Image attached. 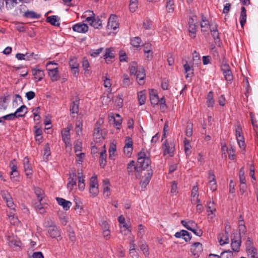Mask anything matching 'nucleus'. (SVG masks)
<instances>
[{
	"mask_svg": "<svg viewBox=\"0 0 258 258\" xmlns=\"http://www.w3.org/2000/svg\"><path fill=\"white\" fill-rule=\"evenodd\" d=\"M151 160L149 157L147 156L146 153L143 151V149L138 154L137 165L140 168V171L147 170L148 171L152 170L150 165Z\"/></svg>",
	"mask_w": 258,
	"mask_h": 258,
	"instance_id": "obj_1",
	"label": "nucleus"
},
{
	"mask_svg": "<svg viewBox=\"0 0 258 258\" xmlns=\"http://www.w3.org/2000/svg\"><path fill=\"white\" fill-rule=\"evenodd\" d=\"M88 14V16L86 19V21L88 22L89 24L95 29H101L102 27V21L98 17H95V14L92 11H87L85 12V15L83 16L85 17Z\"/></svg>",
	"mask_w": 258,
	"mask_h": 258,
	"instance_id": "obj_2",
	"label": "nucleus"
},
{
	"mask_svg": "<svg viewBox=\"0 0 258 258\" xmlns=\"http://www.w3.org/2000/svg\"><path fill=\"white\" fill-rule=\"evenodd\" d=\"M51 64L56 65V63L53 61H49L46 64V69L48 71V75L50 77L51 80L52 81H56L59 78L58 75V68H50V66Z\"/></svg>",
	"mask_w": 258,
	"mask_h": 258,
	"instance_id": "obj_3",
	"label": "nucleus"
},
{
	"mask_svg": "<svg viewBox=\"0 0 258 258\" xmlns=\"http://www.w3.org/2000/svg\"><path fill=\"white\" fill-rule=\"evenodd\" d=\"M162 149L164 156L168 154L170 157H173L174 156L175 145L173 142L165 140L162 145Z\"/></svg>",
	"mask_w": 258,
	"mask_h": 258,
	"instance_id": "obj_4",
	"label": "nucleus"
},
{
	"mask_svg": "<svg viewBox=\"0 0 258 258\" xmlns=\"http://www.w3.org/2000/svg\"><path fill=\"white\" fill-rule=\"evenodd\" d=\"M127 170L128 175H133L134 172H136V178H139L141 177L140 173L142 172L140 171V168L137 164L135 165V162L134 160L131 161L127 164Z\"/></svg>",
	"mask_w": 258,
	"mask_h": 258,
	"instance_id": "obj_5",
	"label": "nucleus"
},
{
	"mask_svg": "<svg viewBox=\"0 0 258 258\" xmlns=\"http://www.w3.org/2000/svg\"><path fill=\"white\" fill-rule=\"evenodd\" d=\"M221 71L225 80L228 82H231L233 80V75L230 66L227 63L222 64Z\"/></svg>",
	"mask_w": 258,
	"mask_h": 258,
	"instance_id": "obj_6",
	"label": "nucleus"
},
{
	"mask_svg": "<svg viewBox=\"0 0 258 258\" xmlns=\"http://www.w3.org/2000/svg\"><path fill=\"white\" fill-rule=\"evenodd\" d=\"M107 28L108 29L115 30L119 27L117 17L115 15H111L108 19Z\"/></svg>",
	"mask_w": 258,
	"mask_h": 258,
	"instance_id": "obj_7",
	"label": "nucleus"
},
{
	"mask_svg": "<svg viewBox=\"0 0 258 258\" xmlns=\"http://www.w3.org/2000/svg\"><path fill=\"white\" fill-rule=\"evenodd\" d=\"M80 104V99L79 97H76L74 100H73L70 104V114L73 116L74 114H77L79 112V106Z\"/></svg>",
	"mask_w": 258,
	"mask_h": 258,
	"instance_id": "obj_8",
	"label": "nucleus"
},
{
	"mask_svg": "<svg viewBox=\"0 0 258 258\" xmlns=\"http://www.w3.org/2000/svg\"><path fill=\"white\" fill-rule=\"evenodd\" d=\"M73 30L75 32L81 33H86L88 31V26L87 24L78 23L73 25Z\"/></svg>",
	"mask_w": 258,
	"mask_h": 258,
	"instance_id": "obj_9",
	"label": "nucleus"
},
{
	"mask_svg": "<svg viewBox=\"0 0 258 258\" xmlns=\"http://www.w3.org/2000/svg\"><path fill=\"white\" fill-rule=\"evenodd\" d=\"M114 49L112 47L107 48L105 49V52L103 55L104 59L107 63H110L112 62V59L115 57L113 53Z\"/></svg>",
	"mask_w": 258,
	"mask_h": 258,
	"instance_id": "obj_10",
	"label": "nucleus"
},
{
	"mask_svg": "<svg viewBox=\"0 0 258 258\" xmlns=\"http://www.w3.org/2000/svg\"><path fill=\"white\" fill-rule=\"evenodd\" d=\"M174 236L178 238L182 237L186 242L190 241L191 239V234L185 230H181L179 232H176Z\"/></svg>",
	"mask_w": 258,
	"mask_h": 258,
	"instance_id": "obj_11",
	"label": "nucleus"
},
{
	"mask_svg": "<svg viewBox=\"0 0 258 258\" xmlns=\"http://www.w3.org/2000/svg\"><path fill=\"white\" fill-rule=\"evenodd\" d=\"M145 175H146V173H144ZM153 175V171H148L147 173V176L144 179H142L140 181V185L141 186V189L145 190L147 185L149 184L150 179Z\"/></svg>",
	"mask_w": 258,
	"mask_h": 258,
	"instance_id": "obj_12",
	"label": "nucleus"
},
{
	"mask_svg": "<svg viewBox=\"0 0 258 258\" xmlns=\"http://www.w3.org/2000/svg\"><path fill=\"white\" fill-rule=\"evenodd\" d=\"M23 164L24 170L27 177L32 174V169L30 164V161L28 157H25L23 160Z\"/></svg>",
	"mask_w": 258,
	"mask_h": 258,
	"instance_id": "obj_13",
	"label": "nucleus"
},
{
	"mask_svg": "<svg viewBox=\"0 0 258 258\" xmlns=\"http://www.w3.org/2000/svg\"><path fill=\"white\" fill-rule=\"evenodd\" d=\"M32 73L34 77V79L37 80V82L41 81L44 76V73L43 70L37 68H33Z\"/></svg>",
	"mask_w": 258,
	"mask_h": 258,
	"instance_id": "obj_14",
	"label": "nucleus"
},
{
	"mask_svg": "<svg viewBox=\"0 0 258 258\" xmlns=\"http://www.w3.org/2000/svg\"><path fill=\"white\" fill-rule=\"evenodd\" d=\"M191 251L195 256L198 255L199 253L203 251V245L200 242H195L191 246Z\"/></svg>",
	"mask_w": 258,
	"mask_h": 258,
	"instance_id": "obj_15",
	"label": "nucleus"
},
{
	"mask_svg": "<svg viewBox=\"0 0 258 258\" xmlns=\"http://www.w3.org/2000/svg\"><path fill=\"white\" fill-rule=\"evenodd\" d=\"M219 243L221 245L227 244L229 242V234L228 231L221 232L218 237Z\"/></svg>",
	"mask_w": 258,
	"mask_h": 258,
	"instance_id": "obj_16",
	"label": "nucleus"
},
{
	"mask_svg": "<svg viewBox=\"0 0 258 258\" xmlns=\"http://www.w3.org/2000/svg\"><path fill=\"white\" fill-rule=\"evenodd\" d=\"M136 75L137 76V80L138 81L139 84L140 85H143L145 83L144 79L146 76L144 69H139Z\"/></svg>",
	"mask_w": 258,
	"mask_h": 258,
	"instance_id": "obj_17",
	"label": "nucleus"
},
{
	"mask_svg": "<svg viewBox=\"0 0 258 258\" xmlns=\"http://www.w3.org/2000/svg\"><path fill=\"white\" fill-rule=\"evenodd\" d=\"M150 99L153 105H158L159 102V98L155 90L152 89L150 91Z\"/></svg>",
	"mask_w": 258,
	"mask_h": 258,
	"instance_id": "obj_18",
	"label": "nucleus"
},
{
	"mask_svg": "<svg viewBox=\"0 0 258 258\" xmlns=\"http://www.w3.org/2000/svg\"><path fill=\"white\" fill-rule=\"evenodd\" d=\"M183 68L184 70V72L186 74V79H187L189 77H191L194 76V73L193 66H190L188 63L187 61H186V63L183 65Z\"/></svg>",
	"mask_w": 258,
	"mask_h": 258,
	"instance_id": "obj_19",
	"label": "nucleus"
},
{
	"mask_svg": "<svg viewBox=\"0 0 258 258\" xmlns=\"http://www.w3.org/2000/svg\"><path fill=\"white\" fill-rule=\"evenodd\" d=\"M181 223L185 228L189 231L192 230L194 227H197V224L193 220H189L188 221L181 220Z\"/></svg>",
	"mask_w": 258,
	"mask_h": 258,
	"instance_id": "obj_20",
	"label": "nucleus"
},
{
	"mask_svg": "<svg viewBox=\"0 0 258 258\" xmlns=\"http://www.w3.org/2000/svg\"><path fill=\"white\" fill-rule=\"evenodd\" d=\"M93 137L96 140V142H101L104 140V138L103 137L102 135V131L99 127H96L94 129Z\"/></svg>",
	"mask_w": 258,
	"mask_h": 258,
	"instance_id": "obj_21",
	"label": "nucleus"
},
{
	"mask_svg": "<svg viewBox=\"0 0 258 258\" xmlns=\"http://www.w3.org/2000/svg\"><path fill=\"white\" fill-rule=\"evenodd\" d=\"M27 112V107L25 105L21 106L15 112L18 118L24 117Z\"/></svg>",
	"mask_w": 258,
	"mask_h": 258,
	"instance_id": "obj_22",
	"label": "nucleus"
},
{
	"mask_svg": "<svg viewBox=\"0 0 258 258\" xmlns=\"http://www.w3.org/2000/svg\"><path fill=\"white\" fill-rule=\"evenodd\" d=\"M59 18L57 16H51L48 17L46 19V22L49 23L51 25L55 26H59L60 24L58 22Z\"/></svg>",
	"mask_w": 258,
	"mask_h": 258,
	"instance_id": "obj_23",
	"label": "nucleus"
},
{
	"mask_svg": "<svg viewBox=\"0 0 258 258\" xmlns=\"http://www.w3.org/2000/svg\"><path fill=\"white\" fill-rule=\"evenodd\" d=\"M106 156L105 150L102 151L100 154L99 164L102 168H104L106 165Z\"/></svg>",
	"mask_w": 258,
	"mask_h": 258,
	"instance_id": "obj_24",
	"label": "nucleus"
},
{
	"mask_svg": "<svg viewBox=\"0 0 258 258\" xmlns=\"http://www.w3.org/2000/svg\"><path fill=\"white\" fill-rule=\"evenodd\" d=\"M246 21V10L244 7H241L240 16V23L242 27L244 26Z\"/></svg>",
	"mask_w": 258,
	"mask_h": 258,
	"instance_id": "obj_25",
	"label": "nucleus"
},
{
	"mask_svg": "<svg viewBox=\"0 0 258 258\" xmlns=\"http://www.w3.org/2000/svg\"><path fill=\"white\" fill-rule=\"evenodd\" d=\"M48 232L52 238H56L60 236V232L55 225L49 228L48 230Z\"/></svg>",
	"mask_w": 258,
	"mask_h": 258,
	"instance_id": "obj_26",
	"label": "nucleus"
},
{
	"mask_svg": "<svg viewBox=\"0 0 258 258\" xmlns=\"http://www.w3.org/2000/svg\"><path fill=\"white\" fill-rule=\"evenodd\" d=\"M215 104V100L213 97V92L212 91H210L207 97V105L208 107H213Z\"/></svg>",
	"mask_w": 258,
	"mask_h": 258,
	"instance_id": "obj_27",
	"label": "nucleus"
},
{
	"mask_svg": "<svg viewBox=\"0 0 258 258\" xmlns=\"http://www.w3.org/2000/svg\"><path fill=\"white\" fill-rule=\"evenodd\" d=\"M146 96L145 91H141L138 93V100L140 105H142L145 103Z\"/></svg>",
	"mask_w": 258,
	"mask_h": 258,
	"instance_id": "obj_28",
	"label": "nucleus"
},
{
	"mask_svg": "<svg viewBox=\"0 0 258 258\" xmlns=\"http://www.w3.org/2000/svg\"><path fill=\"white\" fill-rule=\"evenodd\" d=\"M206 207L208 216H210L211 214H213L214 212L216 211L215 204L213 202L210 201L208 202Z\"/></svg>",
	"mask_w": 258,
	"mask_h": 258,
	"instance_id": "obj_29",
	"label": "nucleus"
},
{
	"mask_svg": "<svg viewBox=\"0 0 258 258\" xmlns=\"http://www.w3.org/2000/svg\"><path fill=\"white\" fill-rule=\"evenodd\" d=\"M34 190L35 195L37 197V199L39 202H41L44 198V192L42 189L38 187H34Z\"/></svg>",
	"mask_w": 258,
	"mask_h": 258,
	"instance_id": "obj_30",
	"label": "nucleus"
},
{
	"mask_svg": "<svg viewBox=\"0 0 258 258\" xmlns=\"http://www.w3.org/2000/svg\"><path fill=\"white\" fill-rule=\"evenodd\" d=\"M241 240L240 239L239 240H234V239H231V248L233 251H238L240 248V246L241 244Z\"/></svg>",
	"mask_w": 258,
	"mask_h": 258,
	"instance_id": "obj_31",
	"label": "nucleus"
},
{
	"mask_svg": "<svg viewBox=\"0 0 258 258\" xmlns=\"http://www.w3.org/2000/svg\"><path fill=\"white\" fill-rule=\"evenodd\" d=\"M246 251L250 258H258V253L256 252V249L254 247H250L246 249Z\"/></svg>",
	"mask_w": 258,
	"mask_h": 258,
	"instance_id": "obj_32",
	"label": "nucleus"
},
{
	"mask_svg": "<svg viewBox=\"0 0 258 258\" xmlns=\"http://www.w3.org/2000/svg\"><path fill=\"white\" fill-rule=\"evenodd\" d=\"M82 67L84 69L85 73L88 74L90 72V70L88 69L90 67V63L86 57H84L82 61Z\"/></svg>",
	"mask_w": 258,
	"mask_h": 258,
	"instance_id": "obj_33",
	"label": "nucleus"
},
{
	"mask_svg": "<svg viewBox=\"0 0 258 258\" xmlns=\"http://www.w3.org/2000/svg\"><path fill=\"white\" fill-rule=\"evenodd\" d=\"M71 172H70V177L68 179V183L71 184H77V175L75 170H71Z\"/></svg>",
	"mask_w": 258,
	"mask_h": 258,
	"instance_id": "obj_34",
	"label": "nucleus"
},
{
	"mask_svg": "<svg viewBox=\"0 0 258 258\" xmlns=\"http://www.w3.org/2000/svg\"><path fill=\"white\" fill-rule=\"evenodd\" d=\"M138 1L130 0V11L132 13L135 12L138 8Z\"/></svg>",
	"mask_w": 258,
	"mask_h": 258,
	"instance_id": "obj_35",
	"label": "nucleus"
},
{
	"mask_svg": "<svg viewBox=\"0 0 258 258\" xmlns=\"http://www.w3.org/2000/svg\"><path fill=\"white\" fill-rule=\"evenodd\" d=\"M50 156V150L48 143L45 144L44 148L43 159L45 160H48L49 157Z\"/></svg>",
	"mask_w": 258,
	"mask_h": 258,
	"instance_id": "obj_36",
	"label": "nucleus"
},
{
	"mask_svg": "<svg viewBox=\"0 0 258 258\" xmlns=\"http://www.w3.org/2000/svg\"><path fill=\"white\" fill-rule=\"evenodd\" d=\"M104 48L100 47L97 49H91L89 52L90 56L93 57H96L103 51Z\"/></svg>",
	"mask_w": 258,
	"mask_h": 258,
	"instance_id": "obj_37",
	"label": "nucleus"
},
{
	"mask_svg": "<svg viewBox=\"0 0 258 258\" xmlns=\"http://www.w3.org/2000/svg\"><path fill=\"white\" fill-rule=\"evenodd\" d=\"M191 196L192 198L191 200L192 203H195V202L197 201V199H198V188L197 186H194L192 188Z\"/></svg>",
	"mask_w": 258,
	"mask_h": 258,
	"instance_id": "obj_38",
	"label": "nucleus"
},
{
	"mask_svg": "<svg viewBox=\"0 0 258 258\" xmlns=\"http://www.w3.org/2000/svg\"><path fill=\"white\" fill-rule=\"evenodd\" d=\"M73 128L72 125H68L67 127V130H66V149L69 147H71L72 144L70 143V138H68L67 136L69 135L70 130Z\"/></svg>",
	"mask_w": 258,
	"mask_h": 258,
	"instance_id": "obj_39",
	"label": "nucleus"
},
{
	"mask_svg": "<svg viewBox=\"0 0 258 258\" xmlns=\"http://www.w3.org/2000/svg\"><path fill=\"white\" fill-rule=\"evenodd\" d=\"M174 1L173 0H167L166 2V10L169 13H172L174 11Z\"/></svg>",
	"mask_w": 258,
	"mask_h": 258,
	"instance_id": "obj_40",
	"label": "nucleus"
},
{
	"mask_svg": "<svg viewBox=\"0 0 258 258\" xmlns=\"http://www.w3.org/2000/svg\"><path fill=\"white\" fill-rule=\"evenodd\" d=\"M129 70L131 75H136L138 72L137 63L135 62H133L131 66L129 67Z\"/></svg>",
	"mask_w": 258,
	"mask_h": 258,
	"instance_id": "obj_41",
	"label": "nucleus"
},
{
	"mask_svg": "<svg viewBox=\"0 0 258 258\" xmlns=\"http://www.w3.org/2000/svg\"><path fill=\"white\" fill-rule=\"evenodd\" d=\"M131 84V82L128 76L126 74H123L122 85L123 87L127 88Z\"/></svg>",
	"mask_w": 258,
	"mask_h": 258,
	"instance_id": "obj_42",
	"label": "nucleus"
},
{
	"mask_svg": "<svg viewBox=\"0 0 258 258\" xmlns=\"http://www.w3.org/2000/svg\"><path fill=\"white\" fill-rule=\"evenodd\" d=\"M141 42V39L139 37H135L131 40V45L135 47L140 46Z\"/></svg>",
	"mask_w": 258,
	"mask_h": 258,
	"instance_id": "obj_43",
	"label": "nucleus"
},
{
	"mask_svg": "<svg viewBox=\"0 0 258 258\" xmlns=\"http://www.w3.org/2000/svg\"><path fill=\"white\" fill-rule=\"evenodd\" d=\"M184 151L186 156H189L191 154L190 148L191 146L189 141H188L186 139H185L184 141Z\"/></svg>",
	"mask_w": 258,
	"mask_h": 258,
	"instance_id": "obj_44",
	"label": "nucleus"
},
{
	"mask_svg": "<svg viewBox=\"0 0 258 258\" xmlns=\"http://www.w3.org/2000/svg\"><path fill=\"white\" fill-rule=\"evenodd\" d=\"M192 60L194 62L193 64H198L201 63L200 56L198 52H197L196 51H194L193 53Z\"/></svg>",
	"mask_w": 258,
	"mask_h": 258,
	"instance_id": "obj_45",
	"label": "nucleus"
},
{
	"mask_svg": "<svg viewBox=\"0 0 258 258\" xmlns=\"http://www.w3.org/2000/svg\"><path fill=\"white\" fill-rule=\"evenodd\" d=\"M69 64L70 68H72V67L76 68L79 67V64L78 63L77 58L75 57H74L70 59Z\"/></svg>",
	"mask_w": 258,
	"mask_h": 258,
	"instance_id": "obj_46",
	"label": "nucleus"
},
{
	"mask_svg": "<svg viewBox=\"0 0 258 258\" xmlns=\"http://www.w3.org/2000/svg\"><path fill=\"white\" fill-rule=\"evenodd\" d=\"M68 232H69V237L70 240L72 242H74L76 239V235L74 231L72 230V228L70 226L68 227Z\"/></svg>",
	"mask_w": 258,
	"mask_h": 258,
	"instance_id": "obj_47",
	"label": "nucleus"
},
{
	"mask_svg": "<svg viewBox=\"0 0 258 258\" xmlns=\"http://www.w3.org/2000/svg\"><path fill=\"white\" fill-rule=\"evenodd\" d=\"M25 16L29 18H39L40 17L39 15L37 14L33 11L26 12L25 13Z\"/></svg>",
	"mask_w": 258,
	"mask_h": 258,
	"instance_id": "obj_48",
	"label": "nucleus"
},
{
	"mask_svg": "<svg viewBox=\"0 0 258 258\" xmlns=\"http://www.w3.org/2000/svg\"><path fill=\"white\" fill-rule=\"evenodd\" d=\"M188 23L189 26L188 31H195V30H196L197 25L194 23V20L192 18H189Z\"/></svg>",
	"mask_w": 258,
	"mask_h": 258,
	"instance_id": "obj_49",
	"label": "nucleus"
},
{
	"mask_svg": "<svg viewBox=\"0 0 258 258\" xmlns=\"http://www.w3.org/2000/svg\"><path fill=\"white\" fill-rule=\"evenodd\" d=\"M125 144L124 147L125 148H133V142L132 138L130 137H126L125 138Z\"/></svg>",
	"mask_w": 258,
	"mask_h": 258,
	"instance_id": "obj_50",
	"label": "nucleus"
},
{
	"mask_svg": "<svg viewBox=\"0 0 258 258\" xmlns=\"http://www.w3.org/2000/svg\"><path fill=\"white\" fill-rule=\"evenodd\" d=\"M201 27L202 28V31L204 32H207L209 31V28H210V25L209 24V22H207L205 23H201Z\"/></svg>",
	"mask_w": 258,
	"mask_h": 258,
	"instance_id": "obj_51",
	"label": "nucleus"
},
{
	"mask_svg": "<svg viewBox=\"0 0 258 258\" xmlns=\"http://www.w3.org/2000/svg\"><path fill=\"white\" fill-rule=\"evenodd\" d=\"M104 224V228L105 229L103 230V234L104 237L106 238V239H108V237L110 235V231L109 230L108 228V225L107 223H106L105 222L103 223Z\"/></svg>",
	"mask_w": 258,
	"mask_h": 258,
	"instance_id": "obj_52",
	"label": "nucleus"
},
{
	"mask_svg": "<svg viewBox=\"0 0 258 258\" xmlns=\"http://www.w3.org/2000/svg\"><path fill=\"white\" fill-rule=\"evenodd\" d=\"M186 136L188 137H190L192 134V124H189L186 126V129L185 131Z\"/></svg>",
	"mask_w": 258,
	"mask_h": 258,
	"instance_id": "obj_53",
	"label": "nucleus"
},
{
	"mask_svg": "<svg viewBox=\"0 0 258 258\" xmlns=\"http://www.w3.org/2000/svg\"><path fill=\"white\" fill-rule=\"evenodd\" d=\"M98 187L97 176H93L90 179V187Z\"/></svg>",
	"mask_w": 258,
	"mask_h": 258,
	"instance_id": "obj_54",
	"label": "nucleus"
},
{
	"mask_svg": "<svg viewBox=\"0 0 258 258\" xmlns=\"http://www.w3.org/2000/svg\"><path fill=\"white\" fill-rule=\"evenodd\" d=\"M195 204L197 203L198 204L196 206V210L197 212H198L199 214L201 213L203 211V207L201 203V201L200 199H197V201L195 202Z\"/></svg>",
	"mask_w": 258,
	"mask_h": 258,
	"instance_id": "obj_55",
	"label": "nucleus"
},
{
	"mask_svg": "<svg viewBox=\"0 0 258 258\" xmlns=\"http://www.w3.org/2000/svg\"><path fill=\"white\" fill-rule=\"evenodd\" d=\"M1 195L3 198V199L6 201L8 199H11V196L9 192L7 190H2L1 191Z\"/></svg>",
	"mask_w": 258,
	"mask_h": 258,
	"instance_id": "obj_56",
	"label": "nucleus"
},
{
	"mask_svg": "<svg viewBox=\"0 0 258 258\" xmlns=\"http://www.w3.org/2000/svg\"><path fill=\"white\" fill-rule=\"evenodd\" d=\"M116 151V146L115 145H113L112 147H110L109 149V158L110 159L113 160V157L115 155V152Z\"/></svg>",
	"mask_w": 258,
	"mask_h": 258,
	"instance_id": "obj_57",
	"label": "nucleus"
},
{
	"mask_svg": "<svg viewBox=\"0 0 258 258\" xmlns=\"http://www.w3.org/2000/svg\"><path fill=\"white\" fill-rule=\"evenodd\" d=\"M26 57L28 58V60H31L32 58H34L35 59H38L39 58L38 55L36 54L33 52H28L26 54Z\"/></svg>",
	"mask_w": 258,
	"mask_h": 258,
	"instance_id": "obj_58",
	"label": "nucleus"
},
{
	"mask_svg": "<svg viewBox=\"0 0 258 258\" xmlns=\"http://www.w3.org/2000/svg\"><path fill=\"white\" fill-rule=\"evenodd\" d=\"M244 80L245 82V92L244 94H245V95H246L247 94H248L250 92V91L251 90V88H250L249 82L248 81V78L247 77H245Z\"/></svg>",
	"mask_w": 258,
	"mask_h": 258,
	"instance_id": "obj_59",
	"label": "nucleus"
},
{
	"mask_svg": "<svg viewBox=\"0 0 258 258\" xmlns=\"http://www.w3.org/2000/svg\"><path fill=\"white\" fill-rule=\"evenodd\" d=\"M89 192L92 197H96L99 192L98 187H90Z\"/></svg>",
	"mask_w": 258,
	"mask_h": 258,
	"instance_id": "obj_60",
	"label": "nucleus"
},
{
	"mask_svg": "<svg viewBox=\"0 0 258 258\" xmlns=\"http://www.w3.org/2000/svg\"><path fill=\"white\" fill-rule=\"evenodd\" d=\"M43 225L45 227L48 228L49 229L54 226V223L50 219L46 220L43 223Z\"/></svg>",
	"mask_w": 258,
	"mask_h": 258,
	"instance_id": "obj_61",
	"label": "nucleus"
},
{
	"mask_svg": "<svg viewBox=\"0 0 258 258\" xmlns=\"http://www.w3.org/2000/svg\"><path fill=\"white\" fill-rule=\"evenodd\" d=\"M209 185L211 190L215 191L217 189V183L216 180H209Z\"/></svg>",
	"mask_w": 258,
	"mask_h": 258,
	"instance_id": "obj_62",
	"label": "nucleus"
},
{
	"mask_svg": "<svg viewBox=\"0 0 258 258\" xmlns=\"http://www.w3.org/2000/svg\"><path fill=\"white\" fill-rule=\"evenodd\" d=\"M242 135V127L239 123H238L235 126V136L237 137L238 136H241Z\"/></svg>",
	"mask_w": 258,
	"mask_h": 258,
	"instance_id": "obj_63",
	"label": "nucleus"
},
{
	"mask_svg": "<svg viewBox=\"0 0 258 258\" xmlns=\"http://www.w3.org/2000/svg\"><path fill=\"white\" fill-rule=\"evenodd\" d=\"M32 258H44V256L42 252L37 251L33 253Z\"/></svg>",
	"mask_w": 258,
	"mask_h": 258,
	"instance_id": "obj_64",
	"label": "nucleus"
}]
</instances>
